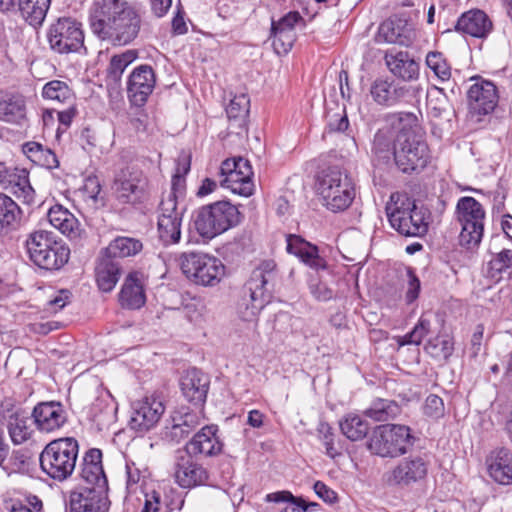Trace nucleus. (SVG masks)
I'll return each instance as SVG.
<instances>
[{"label":"nucleus","mask_w":512,"mask_h":512,"mask_svg":"<svg viewBox=\"0 0 512 512\" xmlns=\"http://www.w3.org/2000/svg\"><path fill=\"white\" fill-rule=\"evenodd\" d=\"M423 413L431 419H440L445 414L444 402L441 397L430 394L424 402Z\"/></svg>","instance_id":"obj_54"},{"label":"nucleus","mask_w":512,"mask_h":512,"mask_svg":"<svg viewBox=\"0 0 512 512\" xmlns=\"http://www.w3.org/2000/svg\"><path fill=\"white\" fill-rule=\"evenodd\" d=\"M401 413L397 402L378 398L364 411V415L377 422H386L395 419Z\"/></svg>","instance_id":"obj_43"},{"label":"nucleus","mask_w":512,"mask_h":512,"mask_svg":"<svg viewBox=\"0 0 512 512\" xmlns=\"http://www.w3.org/2000/svg\"><path fill=\"white\" fill-rule=\"evenodd\" d=\"M275 269V262L267 260L252 271L237 305L238 314L244 321L253 320L270 301L276 279Z\"/></svg>","instance_id":"obj_2"},{"label":"nucleus","mask_w":512,"mask_h":512,"mask_svg":"<svg viewBox=\"0 0 512 512\" xmlns=\"http://www.w3.org/2000/svg\"><path fill=\"white\" fill-rule=\"evenodd\" d=\"M179 200L174 199V196H166L162 199L159 205V216L158 219H182L185 208H179Z\"/></svg>","instance_id":"obj_51"},{"label":"nucleus","mask_w":512,"mask_h":512,"mask_svg":"<svg viewBox=\"0 0 512 512\" xmlns=\"http://www.w3.org/2000/svg\"><path fill=\"white\" fill-rule=\"evenodd\" d=\"M385 121L394 129L398 131V135L402 133H418L416 128L418 126V119L414 113L411 112H397L389 113L385 116Z\"/></svg>","instance_id":"obj_47"},{"label":"nucleus","mask_w":512,"mask_h":512,"mask_svg":"<svg viewBox=\"0 0 512 512\" xmlns=\"http://www.w3.org/2000/svg\"><path fill=\"white\" fill-rule=\"evenodd\" d=\"M266 502L286 503L280 512H306L308 506L301 497H295L290 491H277L269 493L265 497Z\"/></svg>","instance_id":"obj_46"},{"label":"nucleus","mask_w":512,"mask_h":512,"mask_svg":"<svg viewBox=\"0 0 512 512\" xmlns=\"http://www.w3.org/2000/svg\"><path fill=\"white\" fill-rule=\"evenodd\" d=\"M370 94L378 105L392 107L409 97L410 89L407 86L395 83L393 80L377 78L371 84Z\"/></svg>","instance_id":"obj_26"},{"label":"nucleus","mask_w":512,"mask_h":512,"mask_svg":"<svg viewBox=\"0 0 512 512\" xmlns=\"http://www.w3.org/2000/svg\"><path fill=\"white\" fill-rule=\"evenodd\" d=\"M217 174L220 186L230 189L234 194L249 197L254 193V172L250 162H241L239 171L235 172L234 160L226 159Z\"/></svg>","instance_id":"obj_15"},{"label":"nucleus","mask_w":512,"mask_h":512,"mask_svg":"<svg viewBox=\"0 0 512 512\" xmlns=\"http://www.w3.org/2000/svg\"><path fill=\"white\" fill-rule=\"evenodd\" d=\"M386 64L390 72L405 81H412L419 76V64L409 56L408 52L386 54Z\"/></svg>","instance_id":"obj_36"},{"label":"nucleus","mask_w":512,"mask_h":512,"mask_svg":"<svg viewBox=\"0 0 512 512\" xmlns=\"http://www.w3.org/2000/svg\"><path fill=\"white\" fill-rule=\"evenodd\" d=\"M172 426L169 431L171 440L180 442L200 425V412H195L188 407H181L172 415Z\"/></svg>","instance_id":"obj_33"},{"label":"nucleus","mask_w":512,"mask_h":512,"mask_svg":"<svg viewBox=\"0 0 512 512\" xmlns=\"http://www.w3.org/2000/svg\"><path fill=\"white\" fill-rule=\"evenodd\" d=\"M428 467L429 462L420 455L405 457L386 474V482L390 486L409 487L426 478Z\"/></svg>","instance_id":"obj_16"},{"label":"nucleus","mask_w":512,"mask_h":512,"mask_svg":"<svg viewBox=\"0 0 512 512\" xmlns=\"http://www.w3.org/2000/svg\"><path fill=\"white\" fill-rule=\"evenodd\" d=\"M30 260L41 269H61L69 260L70 249L53 232L36 230L25 241Z\"/></svg>","instance_id":"obj_5"},{"label":"nucleus","mask_w":512,"mask_h":512,"mask_svg":"<svg viewBox=\"0 0 512 512\" xmlns=\"http://www.w3.org/2000/svg\"><path fill=\"white\" fill-rule=\"evenodd\" d=\"M376 40L379 43L385 42L401 46H409L412 42L410 33L402 29L399 23L392 20H387L380 24Z\"/></svg>","instance_id":"obj_42"},{"label":"nucleus","mask_w":512,"mask_h":512,"mask_svg":"<svg viewBox=\"0 0 512 512\" xmlns=\"http://www.w3.org/2000/svg\"><path fill=\"white\" fill-rule=\"evenodd\" d=\"M84 193L94 202H98V196L101 192V185L96 176H89L85 179L83 186Z\"/></svg>","instance_id":"obj_63"},{"label":"nucleus","mask_w":512,"mask_h":512,"mask_svg":"<svg viewBox=\"0 0 512 512\" xmlns=\"http://www.w3.org/2000/svg\"><path fill=\"white\" fill-rule=\"evenodd\" d=\"M156 77L150 65L142 64L133 69L127 81V96L130 103L142 107L153 92Z\"/></svg>","instance_id":"obj_17"},{"label":"nucleus","mask_w":512,"mask_h":512,"mask_svg":"<svg viewBox=\"0 0 512 512\" xmlns=\"http://www.w3.org/2000/svg\"><path fill=\"white\" fill-rule=\"evenodd\" d=\"M348 127L349 120L345 107L342 108L341 113H327V128L329 132H343L347 130Z\"/></svg>","instance_id":"obj_55"},{"label":"nucleus","mask_w":512,"mask_h":512,"mask_svg":"<svg viewBox=\"0 0 512 512\" xmlns=\"http://www.w3.org/2000/svg\"><path fill=\"white\" fill-rule=\"evenodd\" d=\"M218 431L217 425H206L202 427L186 443L184 447L185 453L195 456V459L219 455L224 445L217 435Z\"/></svg>","instance_id":"obj_20"},{"label":"nucleus","mask_w":512,"mask_h":512,"mask_svg":"<svg viewBox=\"0 0 512 512\" xmlns=\"http://www.w3.org/2000/svg\"><path fill=\"white\" fill-rule=\"evenodd\" d=\"M2 121L16 125L18 131L27 126L26 102L23 95L6 94L2 100Z\"/></svg>","instance_id":"obj_34"},{"label":"nucleus","mask_w":512,"mask_h":512,"mask_svg":"<svg viewBox=\"0 0 512 512\" xmlns=\"http://www.w3.org/2000/svg\"><path fill=\"white\" fill-rule=\"evenodd\" d=\"M455 220L460 225L459 244L466 249L477 247L484 234L486 212L471 196L461 197L455 207Z\"/></svg>","instance_id":"obj_9"},{"label":"nucleus","mask_w":512,"mask_h":512,"mask_svg":"<svg viewBox=\"0 0 512 512\" xmlns=\"http://www.w3.org/2000/svg\"><path fill=\"white\" fill-rule=\"evenodd\" d=\"M138 57L136 50H126L125 52L114 55L107 68V76L114 82H118L127 66H129Z\"/></svg>","instance_id":"obj_48"},{"label":"nucleus","mask_w":512,"mask_h":512,"mask_svg":"<svg viewBox=\"0 0 512 512\" xmlns=\"http://www.w3.org/2000/svg\"><path fill=\"white\" fill-rule=\"evenodd\" d=\"M341 433L350 441H361L367 437L370 425L367 420L355 413H348L339 421Z\"/></svg>","instance_id":"obj_41"},{"label":"nucleus","mask_w":512,"mask_h":512,"mask_svg":"<svg viewBox=\"0 0 512 512\" xmlns=\"http://www.w3.org/2000/svg\"><path fill=\"white\" fill-rule=\"evenodd\" d=\"M175 480L182 488L205 485L209 474L206 468L196 462L195 456L178 452L175 460Z\"/></svg>","instance_id":"obj_21"},{"label":"nucleus","mask_w":512,"mask_h":512,"mask_svg":"<svg viewBox=\"0 0 512 512\" xmlns=\"http://www.w3.org/2000/svg\"><path fill=\"white\" fill-rule=\"evenodd\" d=\"M316 191L323 205L332 212L346 210L355 198L351 177L338 166H329L317 174Z\"/></svg>","instance_id":"obj_4"},{"label":"nucleus","mask_w":512,"mask_h":512,"mask_svg":"<svg viewBox=\"0 0 512 512\" xmlns=\"http://www.w3.org/2000/svg\"><path fill=\"white\" fill-rule=\"evenodd\" d=\"M123 273V267L119 260L100 254L96 260L95 281L100 291L111 292L118 283Z\"/></svg>","instance_id":"obj_30"},{"label":"nucleus","mask_w":512,"mask_h":512,"mask_svg":"<svg viewBox=\"0 0 512 512\" xmlns=\"http://www.w3.org/2000/svg\"><path fill=\"white\" fill-rule=\"evenodd\" d=\"M238 207L231 202L222 200L204 205L192 214V227L206 240L226 232L241 222Z\"/></svg>","instance_id":"obj_3"},{"label":"nucleus","mask_w":512,"mask_h":512,"mask_svg":"<svg viewBox=\"0 0 512 512\" xmlns=\"http://www.w3.org/2000/svg\"><path fill=\"white\" fill-rule=\"evenodd\" d=\"M431 330V322L429 319L421 316L414 326L412 331L409 332V338H412V342L414 345H420L423 338L430 333Z\"/></svg>","instance_id":"obj_58"},{"label":"nucleus","mask_w":512,"mask_h":512,"mask_svg":"<svg viewBox=\"0 0 512 512\" xmlns=\"http://www.w3.org/2000/svg\"><path fill=\"white\" fill-rule=\"evenodd\" d=\"M372 151L383 160H388L390 154H393L392 139L383 131H378L373 140Z\"/></svg>","instance_id":"obj_52"},{"label":"nucleus","mask_w":512,"mask_h":512,"mask_svg":"<svg viewBox=\"0 0 512 512\" xmlns=\"http://www.w3.org/2000/svg\"><path fill=\"white\" fill-rule=\"evenodd\" d=\"M107 490L85 486L70 494V512H108Z\"/></svg>","instance_id":"obj_23"},{"label":"nucleus","mask_w":512,"mask_h":512,"mask_svg":"<svg viewBox=\"0 0 512 512\" xmlns=\"http://www.w3.org/2000/svg\"><path fill=\"white\" fill-rule=\"evenodd\" d=\"M180 265L183 274L197 285L213 287L225 275V266L221 260L206 253H184Z\"/></svg>","instance_id":"obj_10"},{"label":"nucleus","mask_w":512,"mask_h":512,"mask_svg":"<svg viewBox=\"0 0 512 512\" xmlns=\"http://www.w3.org/2000/svg\"><path fill=\"white\" fill-rule=\"evenodd\" d=\"M50 224L70 239L80 236V223L77 218L62 205H54L48 211Z\"/></svg>","instance_id":"obj_35"},{"label":"nucleus","mask_w":512,"mask_h":512,"mask_svg":"<svg viewBox=\"0 0 512 512\" xmlns=\"http://www.w3.org/2000/svg\"><path fill=\"white\" fill-rule=\"evenodd\" d=\"M454 30L463 35L484 38L492 30V22L484 11L472 9L461 14L454 25Z\"/></svg>","instance_id":"obj_28"},{"label":"nucleus","mask_w":512,"mask_h":512,"mask_svg":"<svg viewBox=\"0 0 512 512\" xmlns=\"http://www.w3.org/2000/svg\"><path fill=\"white\" fill-rule=\"evenodd\" d=\"M186 191V180L183 174H174L172 177L171 191L167 196H174V199H183Z\"/></svg>","instance_id":"obj_62"},{"label":"nucleus","mask_w":512,"mask_h":512,"mask_svg":"<svg viewBox=\"0 0 512 512\" xmlns=\"http://www.w3.org/2000/svg\"><path fill=\"white\" fill-rule=\"evenodd\" d=\"M148 275L142 270H132L124 278L119 292V303L122 308L138 310L146 303V286Z\"/></svg>","instance_id":"obj_19"},{"label":"nucleus","mask_w":512,"mask_h":512,"mask_svg":"<svg viewBox=\"0 0 512 512\" xmlns=\"http://www.w3.org/2000/svg\"><path fill=\"white\" fill-rule=\"evenodd\" d=\"M286 240L288 253L297 256L304 264L312 269H326V260L319 255V250L316 245L311 244L295 234H289Z\"/></svg>","instance_id":"obj_31"},{"label":"nucleus","mask_w":512,"mask_h":512,"mask_svg":"<svg viewBox=\"0 0 512 512\" xmlns=\"http://www.w3.org/2000/svg\"><path fill=\"white\" fill-rule=\"evenodd\" d=\"M164 410L161 400L146 397L134 404L129 426L137 432H146L156 425Z\"/></svg>","instance_id":"obj_22"},{"label":"nucleus","mask_w":512,"mask_h":512,"mask_svg":"<svg viewBox=\"0 0 512 512\" xmlns=\"http://www.w3.org/2000/svg\"><path fill=\"white\" fill-rule=\"evenodd\" d=\"M386 206V214L392 228L405 237H422L428 231L427 211L414 202L406 206Z\"/></svg>","instance_id":"obj_12"},{"label":"nucleus","mask_w":512,"mask_h":512,"mask_svg":"<svg viewBox=\"0 0 512 512\" xmlns=\"http://www.w3.org/2000/svg\"><path fill=\"white\" fill-rule=\"evenodd\" d=\"M31 415L34 422L48 420L51 421L53 426L64 425L67 422L66 410L62 403L58 401L38 403L34 407Z\"/></svg>","instance_id":"obj_39"},{"label":"nucleus","mask_w":512,"mask_h":512,"mask_svg":"<svg viewBox=\"0 0 512 512\" xmlns=\"http://www.w3.org/2000/svg\"><path fill=\"white\" fill-rule=\"evenodd\" d=\"M27 461V456L23 450H14L8 459L5 466L2 465V469L5 470L8 475L16 472H20L24 469Z\"/></svg>","instance_id":"obj_57"},{"label":"nucleus","mask_w":512,"mask_h":512,"mask_svg":"<svg viewBox=\"0 0 512 512\" xmlns=\"http://www.w3.org/2000/svg\"><path fill=\"white\" fill-rule=\"evenodd\" d=\"M182 219H158V232L165 245L177 244L181 239Z\"/></svg>","instance_id":"obj_49"},{"label":"nucleus","mask_w":512,"mask_h":512,"mask_svg":"<svg viewBox=\"0 0 512 512\" xmlns=\"http://www.w3.org/2000/svg\"><path fill=\"white\" fill-rule=\"evenodd\" d=\"M23 48L18 36L12 37V42H7L5 45V58L9 62L11 69L14 68L16 62L21 58Z\"/></svg>","instance_id":"obj_59"},{"label":"nucleus","mask_w":512,"mask_h":512,"mask_svg":"<svg viewBox=\"0 0 512 512\" xmlns=\"http://www.w3.org/2000/svg\"><path fill=\"white\" fill-rule=\"evenodd\" d=\"M143 250V243L140 239L128 236H117L110 241L107 247L101 252L112 259H123L134 257Z\"/></svg>","instance_id":"obj_37"},{"label":"nucleus","mask_w":512,"mask_h":512,"mask_svg":"<svg viewBox=\"0 0 512 512\" xmlns=\"http://www.w3.org/2000/svg\"><path fill=\"white\" fill-rule=\"evenodd\" d=\"M2 189L23 203L33 202L34 190L29 181V172L24 168L2 169Z\"/></svg>","instance_id":"obj_25"},{"label":"nucleus","mask_w":512,"mask_h":512,"mask_svg":"<svg viewBox=\"0 0 512 512\" xmlns=\"http://www.w3.org/2000/svg\"><path fill=\"white\" fill-rule=\"evenodd\" d=\"M45 99L54 100L62 104L71 105L75 102V95L72 89L63 81L52 80L46 83L42 90Z\"/></svg>","instance_id":"obj_45"},{"label":"nucleus","mask_w":512,"mask_h":512,"mask_svg":"<svg viewBox=\"0 0 512 512\" xmlns=\"http://www.w3.org/2000/svg\"><path fill=\"white\" fill-rule=\"evenodd\" d=\"M5 410L2 413V418L7 419V428L9 436L14 444H22L27 441L32 434V429L28 425L30 419L29 414L17 406L15 403H2V408Z\"/></svg>","instance_id":"obj_27"},{"label":"nucleus","mask_w":512,"mask_h":512,"mask_svg":"<svg viewBox=\"0 0 512 512\" xmlns=\"http://www.w3.org/2000/svg\"><path fill=\"white\" fill-rule=\"evenodd\" d=\"M81 479L90 488L105 489L108 488V481L102 466V451L97 448L89 449L81 465Z\"/></svg>","instance_id":"obj_29"},{"label":"nucleus","mask_w":512,"mask_h":512,"mask_svg":"<svg viewBox=\"0 0 512 512\" xmlns=\"http://www.w3.org/2000/svg\"><path fill=\"white\" fill-rule=\"evenodd\" d=\"M148 180L143 171L126 165L116 171L112 183L115 200L122 205L137 206L147 197Z\"/></svg>","instance_id":"obj_11"},{"label":"nucleus","mask_w":512,"mask_h":512,"mask_svg":"<svg viewBox=\"0 0 512 512\" xmlns=\"http://www.w3.org/2000/svg\"><path fill=\"white\" fill-rule=\"evenodd\" d=\"M483 334H484V327L482 324H478L475 327V330L471 337V344H470V355L471 357H477L482 346V340H483Z\"/></svg>","instance_id":"obj_64"},{"label":"nucleus","mask_w":512,"mask_h":512,"mask_svg":"<svg viewBox=\"0 0 512 512\" xmlns=\"http://www.w3.org/2000/svg\"><path fill=\"white\" fill-rule=\"evenodd\" d=\"M296 26L306 27V20L298 11H290L279 20L271 19L269 38L278 55L287 54L292 49L297 39Z\"/></svg>","instance_id":"obj_14"},{"label":"nucleus","mask_w":512,"mask_h":512,"mask_svg":"<svg viewBox=\"0 0 512 512\" xmlns=\"http://www.w3.org/2000/svg\"><path fill=\"white\" fill-rule=\"evenodd\" d=\"M310 293L318 301H328L333 297V291L321 281H311L309 284Z\"/></svg>","instance_id":"obj_60"},{"label":"nucleus","mask_w":512,"mask_h":512,"mask_svg":"<svg viewBox=\"0 0 512 512\" xmlns=\"http://www.w3.org/2000/svg\"><path fill=\"white\" fill-rule=\"evenodd\" d=\"M50 4L51 0H19V12L29 25L39 27L46 18Z\"/></svg>","instance_id":"obj_40"},{"label":"nucleus","mask_w":512,"mask_h":512,"mask_svg":"<svg viewBox=\"0 0 512 512\" xmlns=\"http://www.w3.org/2000/svg\"><path fill=\"white\" fill-rule=\"evenodd\" d=\"M393 156L397 168L405 174L422 172L431 160L429 147L420 133L397 135Z\"/></svg>","instance_id":"obj_8"},{"label":"nucleus","mask_w":512,"mask_h":512,"mask_svg":"<svg viewBox=\"0 0 512 512\" xmlns=\"http://www.w3.org/2000/svg\"><path fill=\"white\" fill-rule=\"evenodd\" d=\"M209 387V376L197 368L188 369L180 379L183 397L197 407H202L206 402Z\"/></svg>","instance_id":"obj_24"},{"label":"nucleus","mask_w":512,"mask_h":512,"mask_svg":"<svg viewBox=\"0 0 512 512\" xmlns=\"http://www.w3.org/2000/svg\"><path fill=\"white\" fill-rule=\"evenodd\" d=\"M488 472L499 484H512V452L505 447L493 450L487 458Z\"/></svg>","instance_id":"obj_32"},{"label":"nucleus","mask_w":512,"mask_h":512,"mask_svg":"<svg viewBox=\"0 0 512 512\" xmlns=\"http://www.w3.org/2000/svg\"><path fill=\"white\" fill-rule=\"evenodd\" d=\"M410 427L400 424H381L374 427L366 442L367 450L381 458H397L413 446Z\"/></svg>","instance_id":"obj_6"},{"label":"nucleus","mask_w":512,"mask_h":512,"mask_svg":"<svg viewBox=\"0 0 512 512\" xmlns=\"http://www.w3.org/2000/svg\"><path fill=\"white\" fill-rule=\"evenodd\" d=\"M317 432L319 439L323 442L326 448V454L331 458H335L339 455L334 446L335 434L333 428L327 422H320L317 426Z\"/></svg>","instance_id":"obj_53"},{"label":"nucleus","mask_w":512,"mask_h":512,"mask_svg":"<svg viewBox=\"0 0 512 512\" xmlns=\"http://www.w3.org/2000/svg\"><path fill=\"white\" fill-rule=\"evenodd\" d=\"M162 509L161 493L156 490L145 492L143 512H159Z\"/></svg>","instance_id":"obj_61"},{"label":"nucleus","mask_w":512,"mask_h":512,"mask_svg":"<svg viewBox=\"0 0 512 512\" xmlns=\"http://www.w3.org/2000/svg\"><path fill=\"white\" fill-rule=\"evenodd\" d=\"M89 22L99 39L112 45H127L137 38L142 19L125 0H99L90 8Z\"/></svg>","instance_id":"obj_1"},{"label":"nucleus","mask_w":512,"mask_h":512,"mask_svg":"<svg viewBox=\"0 0 512 512\" xmlns=\"http://www.w3.org/2000/svg\"><path fill=\"white\" fill-rule=\"evenodd\" d=\"M469 109L472 114L487 115L494 111L498 103L495 84L482 78H474V83L467 91Z\"/></svg>","instance_id":"obj_18"},{"label":"nucleus","mask_w":512,"mask_h":512,"mask_svg":"<svg viewBox=\"0 0 512 512\" xmlns=\"http://www.w3.org/2000/svg\"><path fill=\"white\" fill-rule=\"evenodd\" d=\"M407 290L405 293V300L407 304L413 303L419 296L421 290V283L412 268L407 269Z\"/></svg>","instance_id":"obj_56"},{"label":"nucleus","mask_w":512,"mask_h":512,"mask_svg":"<svg viewBox=\"0 0 512 512\" xmlns=\"http://www.w3.org/2000/svg\"><path fill=\"white\" fill-rule=\"evenodd\" d=\"M426 64L441 81L451 77V67L441 52L431 51L426 56Z\"/></svg>","instance_id":"obj_50"},{"label":"nucleus","mask_w":512,"mask_h":512,"mask_svg":"<svg viewBox=\"0 0 512 512\" xmlns=\"http://www.w3.org/2000/svg\"><path fill=\"white\" fill-rule=\"evenodd\" d=\"M78 452L79 445L75 438L55 439L40 454L41 469L54 480H66L75 469Z\"/></svg>","instance_id":"obj_7"},{"label":"nucleus","mask_w":512,"mask_h":512,"mask_svg":"<svg viewBox=\"0 0 512 512\" xmlns=\"http://www.w3.org/2000/svg\"><path fill=\"white\" fill-rule=\"evenodd\" d=\"M50 48L59 54L78 52L84 47L82 25L72 17H60L49 27Z\"/></svg>","instance_id":"obj_13"},{"label":"nucleus","mask_w":512,"mask_h":512,"mask_svg":"<svg viewBox=\"0 0 512 512\" xmlns=\"http://www.w3.org/2000/svg\"><path fill=\"white\" fill-rule=\"evenodd\" d=\"M25 224L20 206L11 196L2 193V235L19 231Z\"/></svg>","instance_id":"obj_38"},{"label":"nucleus","mask_w":512,"mask_h":512,"mask_svg":"<svg viewBox=\"0 0 512 512\" xmlns=\"http://www.w3.org/2000/svg\"><path fill=\"white\" fill-rule=\"evenodd\" d=\"M250 100L247 95L234 96L226 107L227 117L231 126L244 129L247 123Z\"/></svg>","instance_id":"obj_44"}]
</instances>
